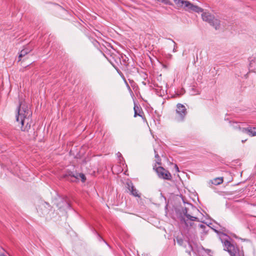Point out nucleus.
Masks as SVG:
<instances>
[{"label":"nucleus","instance_id":"obj_1","mask_svg":"<svg viewBox=\"0 0 256 256\" xmlns=\"http://www.w3.org/2000/svg\"><path fill=\"white\" fill-rule=\"evenodd\" d=\"M32 112L29 110V107L24 101L20 102L18 108V115L16 116V120L22 131L28 132V136L30 140H36L38 132L34 129L30 128L31 121L30 116H32Z\"/></svg>","mask_w":256,"mask_h":256},{"label":"nucleus","instance_id":"obj_2","mask_svg":"<svg viewBox=\"0 0 256 256\" xmlns=\"http://www.w3.org/2000/svg\"><path fill=\"white\" fill-rule=\"evenodd\" d=\"M176 7L178 9H184L185 10L192 12H202V9L198 6L194 5L188 0H173Z\"/></svg>","mask_w":256,"mask_h":256},{"label":"nucleus","instance_id":"obj_3","mask_svg":"<svg viewBox=\"0 0 256 256\" xmlns=\"http://www.w3.org/2000/svg\"><path fill=\"white\" fill-rule=\"evenodd\" d=\"M200 214L199 210L196 208L192 207L191 209L186 208L185 216L186 218H183L184 222L186 226L188 227V226H192L194 223L189 222L190 221H198V216Z\"/></svg>","mask_w":256,"mask_h":256},{"label":"nucleus","instance_id":"obj_4","mask_svg":"<svg viewBox=\"0 0 256 256\" xmlns=\"http://www.w3.org/2000/svg\"><path fill=\"white\" fill-rule=\"evenodd\" d=\"M224 250H227L232 256H236L238 249L230 241L225 240L224 242Z\"/></svg>","mask_w":256,"mask_h":256},{"label":"nucleus","instance_id":"obj_5","mask_svg":"<svg viewBox=\"0 0 256 256\" xmlns=\"http://www.w3.org/2000/svg\"><path fill=\"white\" fill-rule=\"evenodd\" d=\"M186 108L184 106L180 104H177L176 110V118L178 120H182L186 114Z\"/></svg>","mask_w":256,"mask_h":256},{"label":"nucleus","instance_id":"obj_6","mask_svg":"<svg viewBox=\"0 0 256 256\" xmlns=\"http://www.w3.org/2000/svg\"><path fill=\"white\" fill-rule=\"evenodd\" d=\"M156 170L160 177L168 180L172 178V175L170 172L162 167L158 166L156 168Z\"/></svg>","mask_w":256,"mask_h":256},{"label":"nucleus","instance_id":"obj_7","mask_svg":"<svg viewBox=\"0 0 256 256\" xmlns=\"http://www.w3.org/2000/svg\"><path fill=\"white\" fill-rule=\"evenodd\" d=\"M242 132L244 134H246L250 136H256V128L249 126L246 128H242Z\"/></svg>","mask_w":256,"mask_h":256},{"label":"nucleus","instance_id":"obj_8","mask_svg":"<svg viewBox=\"0 0 256 256\" xmlns=\"http://www.w3.org/2000/svg\"><path fill=\"white\" fill-rule=\"evenodd\" d=\"M203 20L208 22L210 24L212 22L214 16L208 12H203L202 14Z\"/></svg>","mask_w":256,"mask_h":256},{"label":"nucleus","instance_id":"obj_9","mask_svg":"<svg viewBox=\"0 0 256 256\" xmlns=\"http://www.w3.org/2000/svg\"><path fill=\"white\" fill-rule=\"evenodd\" d=\"M70 176L72 177H74V178H75L76 179L78 180L80 178L82 182H85V181L86 180V178L84 174L82 173L76 174H70Z\"/></svg>","mask_w":256,"mask_h":256},{"label":"nucleus","instance_id":"obj_10","mask_svg":"<svg viewBox=\"0 0 256 256\" xmlns=\"http://www.w3.org/2000/svg\"><path fill=\"white\" fill-rule=\"evenodd\" d=\"M211 26H214L216 30L220 29L221 26L220 21L218 19L214 18L212 22L210 24Z\"/></svg>","mask_w":256,"mask_h":256},{"label":"nucleus","instance_id":"obj_11","mask_svg":"<svg viewBox=\"0 0 256 256\" xmlns=\"http://www.w3.org/2000/svg\"><path fill=\"white\" fill-rule=\"evenodd\" d=\"M30 51H31L30 49L27 48H24L20 52V54H19V56H18L19 60H18V61L21 60V58L22 57H24V56H25L26 54H28Z\"/></svg>","mask_w":256,"mask_h":256},{"label":"nucleus","instance_id":"obj_12","mask_svg":"<svg viewBox=\"0 0 256 256\" xmlns=\"http://www.w3.org/2000/svg\"><path fill=\"white\" fill-rule=\"evenodd\" d=\"M128 190L130 191L131 194L134 196L140 197L138 190L132 185H128Z\"/></svg>","mask_w":256,"mask_h":256},{"label":"nucleus","instance_id":"obj_13","mask_svg":"<svg viewBox=\"0 0 256 256\" xmlns=\"http://www.w3.org/2000/svg\"><path fill=\"white\" fill-rule=\"evenodd\" d=\"M224 182L222 177H219L214 178L212 180V183L215 185H218L222 184Z\"/></svg>","mask_w":256,"mask_h":256},{"label":"nucleus","instance_id":"obj_14","mask_svg":"<svg viewBox=\"0 0 256 256\" xmlns=\"http://www.w3.org/2000/svg\"><path fill=\"white\" fill-rule=\"evenodd\" d=\"M134 116L136 117L137 116H141L140 112H138V111H140L139 108L135 106L134 107Z\"/></svg>","mask_w":256,"mask_h":256},{"label":"nucleus","instance_id":"obj_15","mask_svg":"<svg viewBox=\"0 0 256 256\" xmlns=\"http://www.w3.org/2000/svg\"><path fill=\"white\" fill-rule=\"evenodd\" d=\"M198 227L202 229V230L204 232H205V230L206 228H208V226H206L205 224H199L198 226Z\"/></svg>","mask_w":256,"mask_h":256},{"label":"nucleus","instance_id":"obj_16","mask_svg":"<svg viewBox=\"0 0 256 256\" xmlns=\"http://www.w3.org/2000/svg\"><path fill=\"white\" fill-rule=\"evenodd\" d=\"M177 242L180 246H182L184 242L182 239L177 238Z\"/></svg>","mask_w":256,"mask_h":256},{"label":"nucleus","instance_id":"obj_17","mask_svg":"<svg viewBox=\"0 0 256 256\" xmlns=\"http://www.w3.org/2000/svg\"><path fill=\"white\" fill-rule=\"evenodd\" d=\"M175 168H176V170H177L178 172V171H179V170H178V166H177V165H175Z\"/></svg>","mask_w":256,"mask_h":256},{"label":"nucleus","instance_id":"obj_18","mask_svg":"<svg viewBox=\"0 0 256 256\" xmlns=\"http://www.w3.org/2000/svg\"><path fill=\"white\" fill-rule=\"evenodd\" d=\"M73 151H74V150H70V152H73V154L74 155L75 154H74V152Z\"/></svg>","mask_w":256,"mask_h":256},{"label":"nucleus","instance_id":"obj_19","mask_svg":"<svg viewBox=\"0 0 256 256\" xmlns=\"http://www.w3.org/2000/svg\"><path fill=\"white\" fill-rule=\"evenodd\" d=\"M156 157L157 158H159V156L158 154L156 155Z\"/></svg>","mask_w":256,"mask_h":256},{"label":"nucleus","instance_id":"obj_20","mask_svg":"<svg viewBox=\"0 0 256 256\" xmlns=\"http://www.w3.org/2000/svg\"><path fill=\"white\" fill-rule=\"evenodd\" d=\"M38 142H42V141L40 139L38 140Z\"/></svg>","mask_w":256,"mask_h":256},{"label":"nucleus","instance_id":"obj_21","mask_svg":"<svg viewBox=\"0 0 256 256\" xmlns=\"http://www.w3.org/2000/svg\"><path fill=\"white\" fill-rule=\"evenodd\" d=\"M246 140H242V142H244Z\"/></svg>","mask_w":256,"mask_h":256},{"label":"nucleus","instance_id":"obj_22","mask_svg":"<svg viewBox=\"0 0 256 256\" xmlns=\"http://www.w3.org/2000/svg\"><path fill=\"white\" fill-rule=\"evenodd\" d=\"M157 163L158 164H160V162H158Z\"/></svg>","mask_w":256,"mask_h":256},{"label":"nucleus","instance_id":"obj_23","mask_svg":"<svg viewBox=\"0 0 256 256\" xmlns=\"http://www.w3.org/2000/svg\"><path fill=\"white\" fill-rule=\"evenodd\" d=\"M173 43H174V44H176L175 42L174 41V40H172Z\"/></svg>","mask_w":256,"mask_h":256}]
</instances>
